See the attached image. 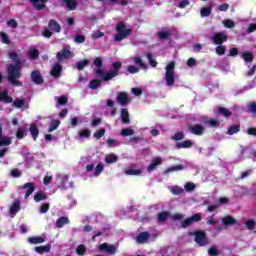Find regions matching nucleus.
<instances>
[{
  "label": "nucleus",
  "instance_id": "1",
  "mask_svg": "<svg viewBox=\"0 0 256 256\" xmlns=\"http://www.w3.org/2000/svg\"><path fill=\"white\" fill-rule=\"evenodd\" d=\"M94 65L97 67L95 74L100 75V77H102V81H111V79H115V77L119 76V71L121 70V67H123V64L120 61L113 62L112 70L105 73L102 69L103 59L101 57H96L94 59Z\"/></svg>",
  "mask_w": 256,
  "mask_h": 256
},
{
  "label": "nucleus",
  "instance_id": "2",
  "mask_svg": "<svg viewBox=\"0 0 256 256\" xmlns=\"http://www.w3.org/2000/svg\"><path fill=\"white\" fill-rule=\"evenodd\" d=\"M23 63H25V60H18L15 64H9L7 67V80L11 85H14V87L23 86V83L19 81L22 77L21 70L23 69Z\"/></svg>",
  "mask_w": 256,
  "mask_h": 256
},
{
  "label": "nucleus",
  "instance_id": "3",
  "mask_svg": "<svg viewBox=\"0 0 256 256\" xmlns=\"http://www.w3.org/2000/svg\"><path fill=\"white\" fill-rule=\"evenodd\" d=\"M115 31L116 34L114 35V41L116 43L127 39V37L133 33V30L131 28H127V25H125V22L123 21H120L116 24Z\"/></svg>",
  "mask_w": 256,
  "mask_h": 256
},
{
  "label": "nucleus",
  "instance_id": "4",
  "mask_svg": "<svg viewBox=\"0 0 256 256\" xmlns=\"http://www.w3.org/2000/svg\"><path fill=\"white\" fill-rule=\"evenodd\" d=\"M189 237H194L195 243L198 247H207L209 245V237L205 230H196L194 232H188Z\"/></svg>",
  "mask_w": 256,
  "mask_h": 256
},
{
  "label": "nucleus",
  "instance_id": "5",
  "mask_svg": "<svg viewBox=\"0 0 256 256\" xmlns=\"http://www.w3.org/2000/svg\"><path fill=\"white\" fill-rule=\"evenodd\" d=\"M165 81L168 87L175 85V61H171L166 66Z\"/></svg>",
  "mask_w": 256,
  "mask_h": 256
},
{
  "label": "nucleus",
  "instance_id": "6",
  "mask_svg": "<svg viewBox=\"0 0 256 256\" xmlns=\"http://www.w3.org/2000/svg\"><path fill=\"white\" fill-rule=\"evenodd\" d=\"M73 57V52L67 48H63L62 50L58 51L56 54V59L58 63H63V61H68Z\"/></svg>",
  "mask_w": 256,
  "mask_h": 256
},
{
  "label": "nucleus",
  "instance_id": "7",
  "mask_svg": "<svg viewBox=\"0 0 256 256\" xmlns=\"http://www.w3.org/2000/svg\"><path fill=\"white\" fill-rule=\"evenodd\" d=\"M99 251L102 253H107V255H115V253H117V247L113 244L105 242L99 245Z\"/></svg>",
  "mask_w": 256,
  "mask_h": 256
},
{
  "label": "nucleus",
  "instance_id": "8",
  "mask_svg": "<svg viewBox=\"0 0 256 256\" xmlns=\"http://www.w3.org/2000/svg\"><path fill=\"white\" fill-rule=\"evenodd\" d=\"M212 41L214 45H223L229 41V36L223 32H218L212 36Z\"/></svg>",
  "mask_w": 256,
  "mask_h": 256
},
{
  "label": "nucleus",
  "instance_id": "9",
  "mask_svg": "<svg viewBox=\"0 0 256 256\" xmlns=\"http://www.w3.org/2000/svg\"><path fill=\"white\" fill-rule=\"evenodd\" d=\"M188 131L192 133V135H197V137H201L205 133V127L201 124L190 125L188 127Z\"/></svg>",
  "mask_w": 256,
  "mask_h": 256
},
{
  "label": "nucleus",
  "instance_id": "10",
  "mask_svg": "<svg viewBox=\"0 0 256 256\" xmlns=\"http://www.w3.org/2000/svg\"><path fill=\"white\" fill-rule=\"evenodd\" d=\"M18 189L20 190L27 189L25 193V199H29V197H31V195H33V192L35 191V183L33 182L25 183L24 185L19 186Z\"/></svg>",
  "mask_w": 256,
  "mask_h": 256
},
{
  "label": "nucleus",
  "instance_id": "11",
  "mask_svg": "<svg viewBox=\"0 0 256 256\" xmlns=\"http://www.w3.org/2000/svg\"><path fill=\"white\" fill-rule=\"evenodd\" d=\"M31 81L35 85H43V76L39 70H34L31 72Z\"/></svg>",
  "mask_w": 256,
  "mask_h": 256
},
{
  "label": "nucleus",
  "instance_id": "12",
  "mask_svg": "<svg viewBox=\"0 0 256 256\" xmlns=\"http://www.w3.org/2000/svg\"><path fill=\"white\" fill-rule=\"evenodd\" d=\"M124 173L125 175L139 176L143 173V170H141L137 164H132L129 168L125 169Z\"/></svg>",
  "mask_w": 256,
  "mask_h": 256
},
{
  "label": "nucleus",
  "instance_id": "13",
  "mask_svg": "<svg viewBox=\"0 0 256 256\" xmlns=\"http://www.w3.org/2000/svg\"><path fill=\"white\" fill-rule=\"evenodd\" d=\"M150 238H151V234H149V232H147V231L140 232L136 236V243L143 245V244L147 243V241H149Z\"/></svg>",
  "mask_w": 256,
  "mask_h": 256
},
{
  "label": "nucleus",
  "instance_id": "14",
  "mask_svg": "<svg viewBox=\"0 0 256 256\" xmlns=\"http://www.w3.org/2000/svg\"><path fill=\"white\" fill-rule=\"evenodd\" d=\"M63 72V66L59 63H55L50 71V75L54 77V79H59L61 77V73Z\"/></svg>",
  "mask_w": 256,
  "mask_h": 256
},
{
  "label": "nucleus",
  "instance_id": "15",
  "mask_svg": "<svg viewBox=\"0 0 256 256\" xmlns=\"http://www.w3.org/2000/svg\"><path fill=\"white\" fill-rule=\"evenodd\" d=\"M48 29L52 31V33H61V24L55 19H50L48 22Z\"/></svg>",
  "mask_w": 256,
  "mask_h": 256
},
{
  "label": "nucleus",
  "instance_id": "16",
  "mask_svg": "<svg viewBox=\"0 0 256 256\" xmlns=\"http://www.w3.org/2000/svg\"><path fill=\"white\" fill-rule=\"evenodd\" d=\"M159 165H163V160L160 157H156L152 159L151 163L147 167L148 173H152V171H155Z\"/></svg>",
  "mask_w": 256,
  "mask_h": 256
},
{
  "label": "nucleus",
  "instance_id": "17",
  "mask_svg": "<svg viewBox=\"0 0 256 256\" xmlns=\"http://www.w3.org/2000/svg\"><path fill=\"white\" fill-rule=\"evenodd\" d=\"M49 0H29V2L33 5L34 9H36V11H43V9H45V7H47L45 4L48 2Z\"/></svg>",
  "mask_w": 256,
  "mask_h": 256
},
{
  "label": "nucleus",
  "instance_id": "18",
  "mask_svg": "<svg viewBox=\"0 0 256 256\" xmlns=\"http://www.w3.org/2000/svg\"><path fill=\"white\" fill-rule=\"evenodd\" d=\"M116 99L119 105H122V107L129 104V95H127L126 92H119Z\"/></svg>",
  "mask_w": 256,
  "mask_h": 256
},
{
  "label": "nucleus",
  "instance_id": "19",
  "mask_svg": "<svg viewBox=\"0 0 256 256\" xmlns=\"http://www.w3.org/2000/svg\"><path fill=\"white\" fill-rule=\"evenodd\" d=\"M29 131L33 141H37L39 137V127H37V124L31 123L29 126Z\"/></svg>",
  "mask_w": 256,
  "mask_h": 256
},
{
  "label": "nucleus",
  "instance_id": "20",
  "mask_svg": "<svg viewBox=\"0 0 256 256\" xmlns=\"http://www.w3.org/2000/svg\"><path fill=\"white\" fill-rule=\"evenodd\" d=\"M175 147L176 149H191L193 147V141L184 140L182 142H176Z\"/></svg>",
  "mask_w": 256,
  "mask_h": 256
},
{
  "label": "nucleus",
  "instance_id": "21",
  "mask_svg": "<svg viewBox=\"0 0 256 256\" xmlns=\"http://www.w3.org/2000/svg\"><path fill=\"white\" fill-rule=\"evenodd\" d=\"M3 101V103H13V97L9 96V92L7 90L0 91V103Z\"/></svg>",
  "mask_w": 256,
  "mask_h": 256
},
{
  "label": "nucleus",
  "instance_id": "22",
  "mask_svg": "<svg viewBox=\"0 0 256 256\" xmlns=\"http://www.w3.org/2000/svg\"><path fill=\"white\" fill-rule=\"evenodd\" d=\"M27 242L30 245H41V243H45V238L41 236H31L27 239Z\"/></svg>",
  "mask_w": 256,
  "mask_h": 256
},
{
  "label": "nucleus",
  "instance_id": "23",
  "mask_svg": "<svg viewBox=\"0 0 256 256\" xmlns=\"http://www.w3.org/2000/svg\"><path fill=\"white\" fill-rule=\"evenodd\" d=\"M204 125H208V127L218 128L221 126V122L215 118H206L204 119Z\"/></svg>",
  "mask_w": 256,
  "mask_h": 256
},
{
  "label": "nucleus",
  "instance_id": "24",
  "mask_svg": "<svg viewBox=\"0 0 256 256\" xmlns=\"http://www.w3.org/2000/svg\"><path fill=\"white\" fill-rule=\"evenodd\" d=\"M121 121L124 125H129L131 120L129 119V111L125 108L121 109Z\"/></svg>",
  "mask_w": 256,
  "mask_h": 256
},
{
  "label": "nucleus",
  "instance_id": "25",
  "mask_svg": "<svg viewBox=\"0 0 256 256\" xmlns=\"http://www.w3.org/2000/svg\"><path fill=\"white\" fill-rule=\"evenodd\" d=\"M171 213L169 211H162L160 213H158L157 215V221L158 223H165V221H167V219H169Z\"/></svg>",
  "mask_w": 256,
  "mask_h": 256
},
{
  "label": "nucleus",
  "instance_id": "26",
  "mask_svg": "<svg viewBox=\"0 0 256 256\" xmlns=\"http://www.w3.org/2000/svg\"><path fill=\"white\" fill-rule=\"evenodd\" d=\"M65 225H69V218L62 216L56 220V227L58 229H63Z\"/></svg>",
  "mask_w": 256,
  "mask_h": 256
},
{
  "label": "nucleus",
  "instance_id": "27",
  "mask_svg": "<svg viewBox=\"0 0 256 256\" xmlns=\"http://www.w3.org/2000/svg\"><path fill=\"white\" fill-rule=\"evenodd\" d=\"M236 223L237 219L232 216H226L222 219V225H225V227H231V225H235Z\"/></svg>",
  "mask_w": 256,
  "mask_h": 256
},
{
  "label": "nucleus",
  "instance_id": "28",
  "mask_svg": "<svg viewBox=\"0 0 256 256\" xmlns=\"http://www.w3.org/2000/svg\"><path fill=\"white\" fill-rule=\"evenodd\" d=\"M34 251L38 253L39 255H43V253H49L51 251V244H48L46 246H36L34 248Z\"/></svg>",
  "mask_w": 256,
  "mask_h": 256
},
{
  "label": "nucleus",
  "instance_id": "29",
  "mask_svg": "<svg viewBox=\"0 0 256 256\" xmlns=\"http://www.w3.org/2000/svg\"><path fill=\"white\" fill-rule=\"evenodd\" d=\"M62 3H65L69 11H75V9H77V0H62Z\"/></svg>",
  "mask_w": 256,
  "mask_h": 256
},
{
  "label": "nucleus",
  "instance_id": "30",
  "mask_svg": "<svg viewBox=\"0 0 256 256\" xmlns=\"http://www.w3.org/2000/svg\"><path fill=\"white\" fill-rule=\"evenodd\" d=\"M242 59L246 62V63H253V60L255 59V56H253V53L249 52V51H244L241 55Z\"/></svg>",
  "mask_w": 256,
  "mask_h": 256
},
{
  "label": "nucleus",
  "instance_id": "31",
  "mask_svg": "<svg viewBox=\"0 0 256 256\" xmlns=\"http://www.w3.org/2000/svg\"><path fill=\"white\" fill-rule=\"evenodd\" d=\"M10 214L11 215H17V213H19V211H21V202L17 201L14 202L11 207H10Z\"/></svg>",
  "mask_w": 256,
  "mask_h": 256
},
{
  "label": "nucleus",
  "instance_id": "32",
  "mask_svg": "<svg viewBox=\"0 0 256 256\" xmlns=\"http://www.w3.org/2000/svg\"><path fill=\"white\" fill-rule=\"evenodd\" d=\"M157 37H158V39H160V41L171 40V34L168 31H159L157 33Z\"/></svg>",
  "mask_w": 256,
  "mask_h": 256
},
{
  "label": "nucleus",
  "instance_id": "33",
  "mask_svg": "<svg viewBox=\"0 0 256 256\" xmlns=\"http://www.w3.org/2000/svg\"><path fill=\"white\" fill-rule=\"evenodd\" d=\"M59 125H61V120L59 119L53 120L49 124L48 133H53V131H56V129H59Z\"/></svg>",
  "mask_w": 256,
  "mask_h": 256
},
{
  "label": "nucleus",
  "instance_id": "34",
  "mask_svg": "<svg viewBox=\"0 0 256 256\" xmlns=\"http://www.w3.org/2000/svg\"><path fill=\"white\" fill-rule=\"evenodd\" d=\"M218 113L219 115H222L223 117H226V118H229L231 117V115H233V113L229 109L223 106L218 107Z\"/></svg>",
  "mask_w": 256,
  "mask_h": 256
},
{
  "label": "nucleus",
  "instance_id": "35",
  "mask_svg": "<svg viewBox=\"0 0 256 256\" xmlns=\"http://www.w3.org/2000/svg\"><path fill=\"white\" fill-rule=\"evenodd\" d=\"M241 131V125H232L227 130V135H235Z\"/></svg>",
  "mask_w": 256,
  "mask_h": 256
},
{
  "label": "nucleus",
  "instance_id": "36",
  "mask_svg": "<svg viewBox=\"0 0 256 256\" xmlns=\"http://www.w3.org/2000/svg\"><path fill=\"white\" fill-rule=\"evenodd\" d=\"M183 169H185V166H183V165H175V166L167 168L164 171V175H167L169 173H173V171H183Z\"/></svg>",
  "mask_w": 256,
  "mask_h": 256
},
{
  "label": "nucleus",
  "instance_id": "37",
  "mask_svg": "<svg viewBox=\"0 0 256 256\" xmlns=\"http://www.w3.org/2000/svg\"><path fill=\"white\" fill-rule=\"evenodd\" d=\"M49 196H47V194L45 193H41V192H37L34 196V201L35 203H39L41 201H45L48 199Z\"/></svg>",
  "mask_w": 256,
  "mask_h": 256
},
{
  "label": "nucleus",
  "instance_id": "38",
  "mask_svg": "<svg viewBox=\"0 0 256 256\" xmlns=\"http://www.w3.org/2000/svg\"><path fill=\"white\" fill-rule=\"evenodd\" d=\"M101 81L103 80H99V79L91 80L88 87L93 91H95V89H99V87H101Z\"/></svg>",
  "mask_w": 256,
  "mask_h": 256
},
{
  "label": "nucleus",
  "instance_id": "39",
  "mask_svg": "<svg viewBox=\"0 0 256 256\" xmlns=\"http://www.w3.org/2000/svg\"><path fill=\"white\" fill-rule=\"evenodd\" d=\"M87 65H89V60H87V59L78 61V62H76V69H78V71H83V69H85L87 67Z\"/></svg>",
  "mask_w": 256,
  "mask_h": 256
},
{
  "label": "nucleus",
  "instance_id": "40",
  "mask_svg": "<svg viewBox=\"0 0 256 256\" xmlns=\"http://www.w3.org/2000/svg\"><path fill=\"white\" fill-rule=\"evenodd\" d=\"M117 159H118L117 155H115L114 153H111L105 157V162L108 163V165H111L113 163H117Z\"/></svg>",
  "mask_w": 256,
  "mask_h": 256
},
{
  "label": "nucleus",
  "instance_id": "41",
  "mask_svg": "<svg viewBox=\"0 0 256 256\" xmlns=\"http://www.w3.org/2000/svg\"><path fill=\"white\" fill-rule=\"evenodd\" d=\"M172 141H183L185 139V133L183 131L176 132L171 136Z\"/></svg>",
  "mask_w": 256,
  "mask_h": 256
},
{
  "label": "nucleus",
  "instance_id": "42",
  "mask_svg": "<svg viewBox=\"0 0 256 256\" xmlns=\"http://www.w3.org/2000/svg\"><path fill=\"white\" fill-rule=\"evenodd\" d=\"M78 135L81 139H89L91 137V130L83 129L78 132Z\"/></svg>",
  "mask_w": 256,
  "mask_h": 256
},
{
  "label": "nucleus",
  "instance_id": "43",
  "mask_svg": "<svg viewBox=\"0 0 256 256\" xmlns=\"http://www.w3.org/2000/svg\"><path fill=\"white\" fill-rule=\"evenodd\" d=\"M120 134L122 137H131L132 135H135V130L131 128H125L121 130Z\"/></svg>",
  "mask_w": 256,
  "mask_h": 256
},
{
  "label": "nucleus",
  "instance_id": "44",
  "mask_svg": "<svg viewBox=\"0 0 256 256\" xmlns=\"http://www.w3.org/2000/svg\"><path fill=\"white\" fill-rule=\"evenodd\" d=\"M12 103L16 109H21L25 105V99L16 98L14 101L12 100Z\"/></svg>",
  "mask_w": 256,
  "mask_h": 256
},
{
  "label": "nucleus",
  "instance_id": "45",
  "mask_svg": "<svg viewBox=\"0 0 256 256\" xmlns=\"http://www.w3.org/2000/svg\"><path fill=\"white\" fill-rule=\"evenodd\" d=\"M190 218V221L193 225V223H199V221L203 220V217L201 216V213L193 214L192 216L188 217Z\"/></svg>",
  "mask_w": 256,
  "mask_h": 256
},
{
  "label": "nucleus",
  "instance_id": "46",
  "mask_svg": "<svg viewBox=\"0 0 256 256\" xmlns=\"http://www.w3.org/2000/svg\"><path fill=\"white\" fill-rule=\"evenodd\" d=\"M0 38L2 43H4V45H11V39H9V36L7 35V33L0 32Z\"/></svg>",
  "mask_w": 256,
  "mask_h": 256
},
{
  "label": "nucleus",
  "instance_id": "47",
  "mask_svg": "<svg viewBox=\"0 0 256 256\" xmlns=\"http://www.w3.org/2000/svg\"><path fill=\"white\" fill-rule=\"evenodd\" d=\"M105 133H106L105 128H101V129L95 131L94 134H93V136L95 137V139H96L97 141H99V139H101L102 137H104Z\"/></svg>",
  "mask_w": 256,
  "mask_h": 256
},
{
  "label": "nucleus",
  "instance_id": "48",
  "mask_svg": "<svg viewBox=\"0 0 256 256\" xmlns=\"http://www.w3.org/2000/svg\"><path fill=\"white\" fill-rule=\"evenodd\" d=\"M76 253L77 255H85V253H87V247L83 244H80L76 247Z\"/></svg>",
  "mask_w": 256,
  "mask_h": 256
},
{
  "label": "nucleus",
  "instance_id": "49",
  "mask_svg": "<svg viewBox=\"0 0 256 256\" xmlns=\"http://www.w3.org/2000/svg\"><path fill=\"white\" fill-rule=\"evenodd\" d=\"M103 169H105V166L103 165V163L97 164L95 171H94L95 177H99V175H101V173H103Z\"/></svg>",
  "mask_w": 256,
  "mask_h": 256
},
{
  "label": "nucleus",
  "instance_id": "50",
  "mask_svg": "<svg viewBox=\"0 0 256 256\" xmlns=\"http://www.w3.org/2000/svg\"><path fill=\"white\" fill-rule=\"evenodd\" d=\"M184 192H185V190H183V188H181L179 186H173L171 188V193L173 195H183Z\"/></svg>",
  "mask_w": 256,
  "mask_h": 256
},
{
  "label": "nucleus",
  "instance_id": "51",
  "mask_svg": "<svg viewBox=\"0 0 256 256\" xmlns=\"http://www.w3.org/2000/svg\"><path fill=\"white\" fill-rule=\"evenodd\" d=\"M215 51L217 53V55H223L224 53L227 52V46L221 44V45H218L216 48H215Z\"/></svg>",
  "mask_w": 256,
  "mask_h": 256
},
{
  "label": "nucleus",
  "instance_id": "52",
  "mask_svg": "<svg viewBox=\"0 0 256 256\" xmlns=\"http://www.w3.org/2000/svg\"><path fill=\"white\" fill-rule=\"evenodd\" d=\"M201 17H209L211 15V7H203L200 10Z\"/></svg>",
  "mask_w": 256,
  "mask_h": 256
},
{
  "label": "nucleus",
  "instance_id": "53",
  "mask_svg": "<svg viewBox=\"0 0 256 256\" xmlns=\"http://www.w3.org/2000/svg\"><path fill=\"white\" fill-rule=\"evenodd\" d=\"M146 57L149 61V64L151 65V67H157L158 63H157V60L153 59V54L147 53Z\"/></svg>",
  "mask_w": 256,
  "mask_h": 256
},
{
  "label": "nucleus",
  "instance_id": "54",
  "mask_svg": "<svg viewBox=\"0 0 256 256\" xmlns=\"http://www.w3.org/2000/svg\"><path fill=\"white\" fill-rule=\"evenodd\" d=\"M134 63L136 65H139V67H141L142 69H147V64H145L139 56L134 58Z\"/></svg>",
  "mask_w": 256,
  "mask_h": 256
},
{
  "label": "nucleus",
  "instance_id": "55",
  "mask_svg": "<svg viewBox=\"0 0 256 256\" xmlns=\"http://www.w3.org/2000/svg\"><path fill=\"white\" fill-rule=\"evenodd\" d=\"M29 58H30V59H33V60L39 59V50H37V49H31V50L29 51Z\"/></svg>",
  "mask_w": 256,
  "mask_h": 256
},
{
  "label": "nucleus",
  "instance_id": "56",
  "mask_svg": "<svg viewBox=\"0 0 256 256\" xmlns=\"http://www.w3.org/2000/svg\"><path fill=\"white\" fill-rule=\"evenodd\" d=\"M191 225H193V223L191 222V219L189 217L184 219L180 224L182 229H187V227H191Z\"/></svg>",
  "mask_w": 256,
  "mask_h": 256
},
{
  "label": "nucleus",
  "instance_id": "57",
  "mask_svg": "<svg viewBox=\"0 0 256 256\" xmlns=\"http://www.w3.org/2000/svg\"><path fill=\"white\" fill-rule=\"evenodd\" d=\"M223 25L224 27H227V29H233V27H235V22L231 19H226L223 21Z\"/></svg>",
  "mask_w": 256,
  "mask_h": 256
},
{
  "label": "nucleus",
  "instance_id": "58",
  "mask_svg": "<svg viewBox=\"0 0 256 256\" xmlns=\"http://www.w3.org/2000/svg\"><path fill=\"white\" fill-rule=\"evenodd\" d=\"M7 145H11V138H0V147H7Z\"/></svg>",
  "mask_w": 256,
  "mask_h": 256
},
{
  "label": "nucleus",
  "instance_id": "59",
  "mask_svg": "<svg viewBox=\"0 0 256 256\" xmlns=\"http://www.w3.org/2000/svg\"><path fill=\"white\" fill-rule=\"evenodd\" d=\"M255 225H256V222L253 219H249V220L246 221V227L250 231H253V229H255Z\"/></svg>",
  "mask_w": 256,
  "mask_h": 256
},
{
  "label": "nucleus",
  "instance_id": "60",
  "mask_svg": "<svg viewBox=\"0 0 256 256\" xmlns=\"http://www.w3.org/2000/svg\"><path fill=\"white\" fill-rule=\"evenodd\" d=\"M127 71L128 73H130L131 75H135V73H139V68L133 65H129L127 67Z\"/></svg>",
  "mask_w": 256,
  "mask_h": 256
},
{
  "label": "nucleus",
  "instance_id": "61",
  "mask_svg": "<svg viewBox=\"0 0 256 256\" xmlns=\"http://www.w3.org/2000/svg\"><path fill=\"white\" fill-rule=\"evenodd\" d=\"M85 40V35L76 34V36L74 37L75 43H85Z\"/></svg>",
  "mask_w": 256,
  "mask_h": 256
},
{
  "label": "nucleus",
  "instance_id": "62",
  "mask_svg": "<svg viewBox=\"0 0 256 256\" xmlns=\"http://www.w3.org/2000/svg\"><path fill=\"white\" fill-rule=\"evenodd\" d=\"M208 253L210 256H219V250H217V247L215 246L210 247Z\"/></svg>",
  "mask_w": 256,
  "mask_h": 256
},
{
  "label": "nucleus",
  "instance_id": "63",
  "mask_svg": "<svg viewBox=\"0 0 256 256\" xmlns=\"http://www.w3.org/2000/svg\"><path fill=\"white\" fill-rule=\"evenodd\" d=\"M50 207H51V204H49V203L42 204L40 206V213H42V214L47 213V211H49Z\"/></svg>",
  "mask_w": 256,
  "mask_h": 256
},
{
  "label": "nucleus",
  "instance_id": "64",
  "mask_svg": "<svg viewBox=\"0 0 256 256\" xmlns=\"http://www.w3.org/2000/svg\"><path fill=\"white\" fill-rule=\"evenodd\" d=\"M248 111L256 115V102H250L248 105Z\"/></svg>",
  "mask_w": 256,
  "mask_h": 256
}]
</instances>
